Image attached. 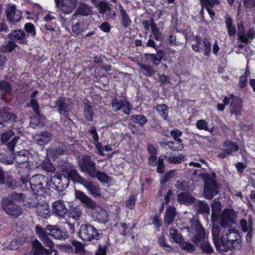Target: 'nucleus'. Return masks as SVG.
Listing matches in <instances>:
<instances>
[{
	"label": "nucleus",
	"mask_w": 255,
	"mask_h": 255,
	"mask_svg": "<svg viewBox=\"0 0 255 255\" xmlns=\"http://www.w3.org/2000/svg\"><path fill=\"white\" fill-rule=\"evenodd\" d=\"M15 144H1L0 146V162L5 165L13 163L14 160L18 169H29V152L21 150L14 153Z\"/></svg>",
	"instance_id": "nucleus-1"
},
{
	"label": "nucleus",
	"mask_w": 255,
	"mask_h": 255,
	"mask_svg": "<svg viewBox=\"0 0 255 255\" xmlns=\"http://www.w3.org/2000/svg\"><path fill=\"white\" fill-rule=\"evenodd\" d=\"M25 198V194L12 192L10 194L1 199V209L8 216L17 218L23 213L21 207L17 203L23 202Z\"/></svg>",
	"instance_id": "nucleus-2"
},
{
	"label": "nucleus",
	"mask_w": 255,
	"mask_h": 255,
	"mask_svg": "<svg viewBox=\"0 0 255 255\" xmlns=\"http://www.w3.org/2000/svg\"><path fill=\"white\" fill-rule=\"evenodd\" d=\"M76 170L73 168L70 164H67L62 169V172L64 174L51 177L50 181L52 184L51 189L57 191L59 193L64 191L69 186L70 179L73 181H76L72 179L70 176L71 171Z\"/></svg>",
	"instance_id": "nucleus-3"
},
{
	"label": "nucleus",
	"mask_w": 255,
	"mask_h": 255,
	"mask_svg": "<svg viewBox=\"0 0 255 255\" xmlns=\"http://www.w3.org/2000/svg\"><path fill=\"white\" fill-rule=\"evenodd\" d=\"M30 188L35 195H42L51 189V184L48 177L41 174H35L30 178Z\"/></svg>",
	"instance_id": "nucleus-4"
},
{
	"label": "nucleus",
	"mask_w": 255,
	"mask_h": 255,
	"mask_svg": "<svg viewBox=\"0 0 255 255\" xmlns=\"http://www.w3.org/2000/svg\"><path fill=\"white\" fill-rule=\"evenodd\" d=\"M200 176L204 181V195L205 198L211 199L218 192V184L214 180L215 174L202 173Z\"/></svg>",
	"instance_id": "nucleus-5"
},
{
	"label": "nucleus",
	"mask_w": 255,
	"mask_h": 255,
	"mask_svg": "<svg viewBox=\"0 0 255 255\" xmlns=\"http://www.w3.org/2000/svg\"><path fill=\"white\" fill-rule=\"evenodd\" d=\"M77 233L79 237L85 242L98 241L103 237V235L99 233L93 226L89 224H82Z\"/></svg>",
	"instance_id": "nucleus-6"
},
{
	"label": "nucleus",
	"mask_w": 255,
	"mask_h": 255,
	"mask_svg": "<svg viewBox=\"0 0 255 255\" xmlns=\"http://www.w3.org/2000/svg\"><path fill=\"white\" fill-rule=\"evenodd\" d=\"M70 176L73 180H76L78 183L83 185L94 197L101 196V189L97 183L87 181L78 173L77 170L71 171Z\"/></svg>",
	"instance_id": "nucleus-7"
},
{
	"label": "nucleus",
	"mask_w": 255,
	"mask_h": 255,
	"mask_svg": "<svg viewBox=\"0 0 255 255\" xmlns=\"http://www.w3.org/2000/svg\"><path fill=\"white\" fill-rule=\"evenodd\" d=\"M194 40L195 43L192 44V48L195 52H203L205 56H208L211 54L212 44L210 38L205 37L202 38L199 35H196Z\"/></svg>",
	"instance_id": "nucleus-8"
},
{
	"label": "nucleus",
	"mask_w": 255,
	"mask_h": 255,
	"mask_svg": "<svg viewBox=\"0 0 255 255\" xmlns=\"http://www.w3.org/2000/svg\"><path fill=\"white\" fill-rule=\"evenodd\" d=\"M226 234V242L224 243V252H226V247L229 249H238L240 247V236L238 231L235 229L234 226H229Z\"/></svg>",
	"instance_id": "nucleus-9"
},
{
	"label": "nucleus",
	"mask_w": 255,
	"mask_h": 255,
	"mask_svg": "<svg viewBox=\"0 0 255 255\" xmlns=\"http://www.w3.org/2000/svg\"><path fill=\"white\" fill-rule=\"evenodd\" d=\"M27 107H31L35 115L30 118V125L31 127L35 128L37 127H42L44 123L41 122L44 116L41 115L40 112L39 105L35 99H31L29 104L27 105Z\"/></svg>",
	"instance_id": "nucleus-10"
},
{
	"label": "nucleus",
	"mask_w": 255,
	"mask_h": 255,
	"mask_svg": "<svg viewBox=\"0 0 255 255\" xmlns=\"http://www.w3.org/2000/svg\"><path fill=\"white\" fill-rule=\"evenodd\" d=\"M78 166L82 172L87 173L89 176L94 175L96 170V163L92 160L91 156L84 155L78 161Z\"/></svg>",
	"instance_id": "nucleus-11"
},
{
	"label": "nucleus",
	"mask_w": 255,
	"mask_h": 255,
	"mask_svg": "<svg viewBox=\"0 0 255 255\" xmlns=\"http://www.w3.org/2000/svg\"><path fill=\"white\" fill-rule=\"evenodd\" d=\"M212 224V234L214 243L215 246L217 251H220L221 247L223 246V236L221 235L219 237L221 232L220 226L223 227L222 225L221 220L220 219H211Z\"/></svg>",
	"instance_id": "nucleus-12"
},
{
	"label": "nucleus",
	"mask_w": 255,
	"mask_h": 255,
	"mask_svg": "<svg viewBox=\"0 0 255 255\" xmlns=\"http://www.w3.org/2000/svg\"><path fill=\"white\" fill-rule=\"evenodd\" d=\"M69 99L65 97L59 96L55 101V106L58 108V112L61 115H64L70 122L73 123L69 117V113L71 110L72 106L68 103Z\"/></svg>",
	"instance_id": "nucleus-13"
},
{
	"label": "nucleus",
	"mask_w": 255,
	"mask_h": 255,
	"mask_svg": "<svg viewBox=\"0 0 255 255\" xmlns=\"http://www.w3.org/2000/svg\"><path fill=\"white\" fill-rule=\"evenodd\" d=\"M52 214L59 219L64 218L68 212L64 201L58 200L52 203Z\"/></svg>",
	"instance_id": "nucleus-14"
},
{
	"label": "nucleus",
	"mask_w": 255,
	"mask_h": 255,
	"mask_svg": "<svg viewBox=\"0 0 255 255\" xmlns=\"http://www.w3.org/2000/svg\"><path fill=\"white\" fill-rule=\"evenodd\" d=\"M48 235L59 240H65L69 238L68 232L64 229H60L57 225H48L46 226Z\"/></svg>",
	"instance_id": "nucleus-15"
},
{
	"label": "nucleus",
	"mask_w": 255,
	"mask_h": 255,
	"mask_svg": "<svg viewBox=\"0 0 255 255\" xmlns=\"http://www.w3.org/2000/svg\"><path fill=\"white\" fill-rule=\"evenodd\" d=\"M202 6V9L200 11V14L202 18H204V8L208 12L210 17L214 20L215 13L212 8L215 6L220 3L219 0H199Z\"/></svg>",
	"instance_id": "nucleus-16"
},
{
	"label": "nucleus",
	"mask_w": 255,
	"mask_h": 255,
	"mask_svg": "<svg viewBox=\"0 0 255 255\" xmlns=\"http://www.w3.org/2000/svg\"><path fill=\"white\" fill-rule=\"evenodd\" d=\"M230 97L231 100L230 107L231 113L237 117L240 116L242 115L243 106L242 98L233 94H231Z\"/></svg>",
	"instance_id": "nucleus-17"
},
{
	"label": "nucleus",
	"mask_w": 255,
	"mask_h": 255,
	"mask_svg": "<svg viewBox=\"0 0 255 255\" xmlns=\"http://www.w3.org/2000/svg\"><path fill=\"white\" fill-rule=\"evenodd\" d=\"M112 108L115 112H118L123 109V112L127 115H129L131 110L129 102L128 100L114 99L111 103Z\"/></svg>",
	"instance_id": "nucleus-18"
},
{
	"label": "nucleus",
	"mask_w": 255,
	"mask_h": 255,
	"mask_svg": "<svg viewBox=\"0 0 255 255\" xmlns=\"http://www.w3.org/2000/svg\"><path fill=\"white\" fill-rule=\"evenodd\" d=\"M7 37L10 41L22 45L27 44L28 42L25 32L21 29L11 30L7 35Z\"/></svg>",
	"instance_id": "nucleus-19"
},
{
	"label": "nucleus",
	"mask_w": 255,
	"mask_h": 255,
	"mask_svg": "<svg viewBox=\"0 0 255 255\" xmlns=\"http://www.w3.org/2000/svg\"><path fill=\"white\" fill-rule=\"evenodd\" d=\"M89 23L83 18H80L72 21V30L76 35H79L88 28Z\"/></svg>",
	"instance_id": "nucleus-20"
},
{
	"label": "nucleus",
	"mask_w": 255,
	"mask_h": 255,
	"mask_svg": "<svg viewBox=\"0 0 255 255\" xmlns=\"http://www.w3.org/2000/svg\"><path fill=\"white\" fill-rule=\"evenodd\" d=\"M237 213L233 208L224 209V229L236 224Z\"/></svg>",
	"instance_id": "nucleus-21"
},
{
	"label": "nucleus",
	"mask_w": 255,
	"mask_h": 255,
	"mask_svg": "<svg viewBox=\"0 0 255 255\" xmlns=\"http://www.w3.org/2000/svg\"><path fill=\"white\" fill-rule=\"evenodd\" d=\"M192 241L196 246H199L203 252L207 254L212 253L213 248L209 244L205 234L198 238L192 239Z\"/></svg>",
	"instance_id": "nucleus-22"
},
{
	"label": "nucleus",
	"mask_w": 255,
	"mask_h": 255,
	"mask_svg": "<svg viewBox=\"0 0 255 255\" xmlns=\"http://www.w3.org/2000/svg\"><path fill=\"white\" fill-rule=\"evenodd\" d=\"M76 198L84 203L87 207L91 209H96L97 204L91 198L81 191H75Z\"/></svg>",
	"instance_id": "nucleus-23"
},
{
	"label": "nucleus",
	"mask_w": 255,
	"mask_h": 255,
	"mask_svg": "<svg viewBox=\"0 0 255 255\" xmlns=\"http://www.w3.org/2000/svg\"><path fill=\"white\" fill-rule=\"evenodd\" d=\"M190 225L191 232H195V234L192 239H195L196 238H198L205 234V231L198 220L192 219L190 221Z\"/></svg>",
	"instance_id": "nucleus-24"
},
{
	"label": "nucleus",
	"mask_w": 255,
	"mask_h": 255,
	"mask_svg": "<svg viewBox=\"0 0 255 255\" xmlns=\"http://www.w3.org/2000/svg\"><path fill=\"white\" fill-rule=\"evenodd\" d=\"M211 219H220L223 225V211H222V205L220 202L214 201L211 205Z\"/></svg>",
	"instance_id": "nucleus-25"
},
{
	"label": "nucleus",
	"mask_w": 255,
	"mask_h": 255,
	"mask_svg": "<svg viewBox=\"0 0 255 255\" xmlns=\"http://www.w3.org/2000/svg\"><path fill=\"white\" fill-rule=\"evenodd\" d=\"M78 0H61V6L64 13L68 14L72 12L76 7Z\"/></svg>",
	"instance_id": "nucleus-26"
},
{
	"label": "nucleus",
	"mask_w": 255,
	"mask_h": 255,
	"mask_svg": "<svg viewBox=\"0 0 255 255\" xmlns=\"http://www.w3.org/2000/svg\"><path fill=\"white\" fill-rule=\"evenodd\" d=\"M17 170L20 176L21 186L28 189L30 187L29 168L17 169Z\"/></svg>",
	"instance_id": "nucleus-27"
},
{
	"label": "nucleus",
	"mask_w": 255,
	"mask_h": 255,
	"mask_svg": "<svg viewBox=\"0 0 255 255\" xmlns=\"http://www.w3.org/2000/svg\"><path fill=\"white\" fill-rule=\"evenodd\" d=\"M6 16L10 22H17L21 19V14L19 12L16 11V6L13 5L6 10Z\"/></svg>",
	"instance_id": "nucleus-28"
},
{
	"label": "nucleus",
	"mask_w": 255,
	"mask_h": 255,
	"mask_svg": "<svg viewBox=\"0 0 255 255\" xmlns=\"http://www.w3.org/2000/svg\"><path fill=\"white\" fill-rule=\"evenodd\" d=\"M18 136H15L14 132L12 130H8L5 131L0 134L1 141L2 143H5L6 142L8 141L11 138V140L7 143H16L19 139Z\"/></svg>",
	"instance_id": "nucleus-29"
},
{
	"label": "nucleus",
	"mask_w": 255,
	"mask_h": 255,
	"mask_svg": "<svg viewBox=\"0 0 255 255\" xmlns=\"http://www.w3.org/2000/svg\"><path fill=\"white\" fill-rule=\"evenodd\" d=\"M93 216L95 220L100 223H106L109 221V215L107 212L99 207L93 213Z\"/></svg>",
	"instance_id": "nucleus-30"
},
{
	"label": "nucleus",
	"mask_w": 255,
	"mask_h": 255,
	"mask_svg": "<svg viewBox=\"0 0 255 255\" xmlns=\"http://www.w3.org/2000/svg\"><path fill=\"white\" fill-rule=\"evenodd\" d=\"M176 215V208L171 206H168L166 209L164 217V222L167 225L171 224L174 221Z\"/></svg>",
	"instance_id": "nucleus-31"
},
{
	"label": "nucleus",
	"mask_w": 255,
	"mask_h": 255,
	"mask_svg": "<svg viewBox=\"0 0 255 255\" xmlns=\"http://www.w3.org/2000/svg\"><path fill=\"white\" fill-rule=\"evenodd\" d=\"M177 201L181 204L188 205L194 203L195 198L190 196L188 193V191L182 192L178 195Z\"/></svg>",
	"instance_id": "nucleus-32"
},
{
	"label": "nucleus",
	"mask_w": 255,
	"mask_h": 255,
	"mask_svg": "<svg viewBox=\"0 0 255 255\" xmlns=\"http://www.w3.org/2000/svg\"><path fill=\"white\" fill-rule=\"evenodd\" d=\"M119 9L121 16V22L122 26L124 27H128L132 23V21L130 19L128 14L122 5H120Z\"/></svg>",
	"instance_id": "nucleus-33"
},
{
	"label": "nucleus",
	"mask_w": 255,
	"mask_h": 255,
	"mask_svg": "<svg viewBox=\"0 0 255 255\" xmlns=\"http://www.w3.org/2000/svg\"><path fill=\"white\" fill-rule=\"evenodd\" d=\"M84 117L87 121L92 122L95 116L93 107L88 103H84Z\"/></svg>",
	"instance_id": "nucleus-34"
},
{
	"label": "nucleus",
	"mask_w": 255,
	"mask_h": 255,
	"mask_svg": "<svg viewBox=\"0 0 255 255\" xmlns=\"http://www.w3.org/2000/svg\"><path fill=\"white\" fill-rule=\"evenodd\" d=\"M155 109L164 120L168 121L169 110L166 104H158L156 105Z\"/></svg>",
	"instance_id": "nucleus-35"
},
{
	"label": "nucleus",
	"mask_w": 255,
	"mask_h": 255,
	"mask_svg": "<svg viewBox=\"0 0 255 255\" xmlns=\"http://www.w3.org/2000/svg\"><path fill=\"white\" fill-rule=\"evenodd\" d=\"M165 56V53L163 50H158L156 54H149V58L153 62L154 66H158L161 62V60Z\"/></svg>",
	"instance_id": "nucleus-36"
},
{
	"label": "nucleus",
	"mask_w": 255,
	"mask_h": 255,
	"mask_svg": "<svg viewBox=\"0 0 255 255\" xmlns=\"http://www.w3.org/2000/svg\"><path fill=\"white\" fill-rule=\"evenodd\" d=\"M17 45L14 41L8 40L5 44H3L0 47V52L3 53L11 52L16 47Z\"/></svg>",
	"instance_id": "nucleus-37"
},
{
	"label": "nucleus",
	"mask_w": 255,
	"mask_h": 255,
	"mask_svg": "<svg viewBox=\"0 0 255 255\" xmlns=\"http://www.w3.org/2000/svg\"><path fill=\"white\" fill-rule=\"evenodd\" d=\"M90 177L94 178L96 177L99 181L103 183H108L110 178L107 174L99 171L97 168L94 171V175H91Z\"/></svg>",
	"instance_id": "nucleus-38"
},
{
	"label": "nucleus",
	"mask_w": 255,
	"mask_h": 255,
	"mask_svg": "<svg viewBox=\"0 0 255 255\" xmlns=\"http://www.w3.org/2000/svg\"><path fill=\"white\" fill-rule=\"evenodd\" d=\"M11 85L7 81H0V91L1 92L2 97L10 94L12 91Z\"/></svg>",
	"instance_id": "nucleus-39"
},
{
	"label": "nucleus",
	"mask_w": 255,
	"mask_h": 255,
	"mask_svg": "<svg viewBox=\"0 0 255 255\" xmlns=\"http://www.w3.org/2000/svg\"><path fill=\"white\" fill-rule=\"evenodd\" d=\"M35 138L37 140V143H39V142H42L43 143H48L51 139V135L49 132L45 131L42 132L40 134L36 135Z\"/></svg>",
	"instance_id": "nucleus-40"
},
{
	"label": "nucleus",
	"mask_w": 255,
	"mask_h": 255,
	"mask_svg": "<svg viewBox=\"0 0 255 255\" xmlns=\"http://www.w3.org/2000/svg\"><path fill=\"white\" fill-rule=\"evenodd\" d=\"M238 28V36L239 39L243 43H247L249 42V40L247 38V36L245 34V28L243 23L241 22L237 25Z\"/></svg>",
	"instance_id": "nucleus-41"
},
{
	"label": "nucleus",
	"mask_w": 255,
	"mask_h": 255,
	"mask_svg": "<svg viewBox=\"0 0 255 255\" xmlns=\"http://www.w3.org/2000/svg\"><path fill=\"white\" fill-rule=\"evenodd\" d=\"M15 115L6 111L5 110L0 111V125H2L4 122H6L13 118H15Z\"/></svg>",
	"instance_id": "nucleus-42"
},
{
	"label": "nucleus",
	"mask_w": 255,
	"mask_h": 255,
	"mask_svg": "<svg viewBox=\"0 0 255 255\" xmlns=\"http://www.w3.org/2000/svg\"><path fill=\"white\" fill-rule=\"evenodd\" d=\"M130 120L133 123L138 124L140 126H144L147 122L146 117L142 115H132L130 117Z\"/></svg>",
	"instance_id": "nucleus-43"
},
{
	"label": "nucleus",
	"mask_w": 255,
	"mask_h": 255,
	"mask_svg": "<svg viewBox=\"0 0 255 255\" xmlns=\"http://www.w3.org/2000/svg\"><path fill=\"white\" fill-rule=\"evenodd\" d=\"M197 211L199 213L209 214L210 208L209 205L205 201H198L196 204Z\"/></svg>",
	"instance_id": "nucleus-44"
},
{
	"label": "nucleus",
	"mask_w": 255,
	"mask_h": 255,
	"mask_svg": "<svg viewBox=\"0 0 255 255\" xmlns=\"http://www.w3.org/2000/svg\"><path fill=\"white\" fill-rule=\"evenodd\" d=\"M91 7L85 3H81L78 6L76 13L81 15L87 16L91 13Z\"/></svg>",
	"instance_id": "nucleus-45"
},
{
	"label": "nucleus",
	"mask_w": 255,
	"mask_h": 255,
	"mask_svg": "<svg viewBox=\"0 0 255 255\" xmlns=\"http://www.w3.org/2000/svg\"><path fill=\"white\" fill-rule=\"evenodd\" d=\"M33 245L38 246L44 255H57V252L56 250H52V249H45L37 240L34 242Z\"/></svg>",
	"instance_id": "nucleus-46"
},
{
	"label": "nucleus",
	"mask_w": 255,
	"mask_h": 255,
	"mask_svg": "<svg viewBox=\"0 0 255 255\" xmlns=\"http://www.w3.org/2000/svg\"><path fill=\"white\" fill-rule=\"evenodd\" d=\"M175 187L178 191L188 192L189 185L188 182L184 180H177L175 184Z\"/></svg>",
	"instance_id": "nucleus-47"
},
{
	"label": "nucleus",
	"mask_w": 255,
	"mask_h": 255,
	"mask_svg": "<svg viewBox=\"0 0 255 255\" xmlns=\"http://www.w3.org/2000/svg\"><path fill=\"white\" fill-rule=\"evenodd\" d=\"M170 235L173 239L174 241L176 243H180L183 240V238L181 234H179L177 230L174 228H170Z\"/></svg>",
	"instance_id": "nucleus-48"
},
{
	"label": "nucleus",
	"mask_w": 255,
	"mask_h": 255,
	"mask_svg": "<svg viewBox=\"0 0 255 255\" xmlns=\"http://www.w3.org/2000/svg\"><path fill=\"white\" fill-rule=\"evenodd\" d=\"M72 245L74 247L76 254L82 255L85 253V249L81 243L73 240L72 242Z\"/></svg>",
	"instance_id": "nucleus-49"
},
{
	"label": "nucleus",
	"mask_w": 255,
	"mask_h": 255,
	"mask_svg": "<svg viewBox=\"0 0 255 255\" xmlns=\"http://www.w3.org/2000/svg\"><path fill=\"white\" fill-rule=\"evenodd\" d=\"M226 23L229 35L230 36H235L236 28L235 25L233 24L232 19L230 17L227 18Z\"/></svg>",
	"instance_id": "nucleus-50"
},
{
	"label": "nucleus",
	"mask_w": 255,
	"mask_h": 255,
	"mask_svg": "<svg viewBox=\"0 0 255 255\" xmlns=\"http://www.w3.org/2000/svg\"><path fill=\"white\" fill-rule=\"evenodd\" d=\"M139 66L141 69L145 71L144 75L148 77L152 76L155 73V70L149 65L141 63L139 64Z\"/></svg>",
	"instance_id": "nucleus-51"
},
{
	"label": "nucleus",
	"mask_w": 255,
	"mask_h": 255,
	"mask_svg": "<svg viewBox=\"0 0 255 255\" xmlns=\"http://www.w3.org/2000/svg\"><path fill=\"white\" fill-rule=\"evenodd\" d=\"M24 29L31 36L35 37L36 36V29L33 23L31 22L26 23L24 26Z\"/></svg>",
	"instance_id": "nucleus-52"
},
{
	"label": "nucleus",
	"mask_w": 255,
	"mask_h": 255,
	"mask_svg": "<svg viewBox=\"0 0 255 255\" xmlns=\"http://www.w3.org/2000/svg\"><path fill=\"white\" fill-rule=\"evenodd\" d=\"M181 248L188 253H192L195 251V246L190 243L182 241L180 243Z\"/></svg>",
	"instance_id": "nucleus-53"
},
{
	"label": "nucleus",
	"mask_w": 255,
	"mask_h": 255,
	"mask_svg": "<svg viewBox=\"0 0 255 255\" xmlns=\"http://www.w3.org/2000/svg\"><path fill=\"white\" fill-rule=\"evenodd\" d=\"M151 32L154 35V38L156 40H160L162 39L161 33L159 31V28L157 26L156 24H155L153 22V20H152V24L151 26Z\"/></svg>",
	"instance_id": "nucleus-54"
},
{
	"label": "nucleus",
	"mask_w": 255,
	"mask_h": 255,
	"mask_svg": "<svg viewBox=\"0 0 255 255\" xmlns=\"http://www.w3.org/2000/svg\"><path fill=\"white\" fill-rule=\"evenodd\" d=\"M8 188L15 189L18 186V184L16 180L12 178L10 176L7 175V178L5 180V183Z\"/></svg>",
	"instance_id": "nucleus-55"
},
{
	"label": "nucleus",
	"mask_w": 255,
	"mask_h": 255,
	"mask_svg": "<svg viewBox=\"0 0 255 255\" xmlns=\"http://www.w3.org/2000/svg\"><path fill=\"white\" fill-rule=\"evenodd\" d=\"M242 230L244 232L252 231L253 223L252 221L249 223L245 219H242L240 221Z\"/></svg>",
	"instance_id": "nucleus-56"
},
{
	"label": "nucleus",
	"mask_w": 255,
	"mask_h": 255,
	"mask_svg": "<svg viewBox=\"0 0 255 255\" xmlns=\"http://www.w3.org/2000/svg\"><path fill=\"white\" fill-rule=\"evenodd\" d=\"M81 210L78 207L73 208L70 212V217L75 221L79 220L81 215Z\"/></svg>",
	"instance_id": "nucleus-57"
},
{
	"label": "nucleus",
	"mask_w": 255,
	"mask_h": 255,
	"mask_svg": "<svg viewBox=\"0 0 255 255\" xmlns=\"http://www.w3.org/2000/svg\"><path fill=\"white\" fill-rule=\"evenodd\" d=\"M158 243L159 246L166 251L170 252L172 250V248L166 242L163 236H161L158 239Z\"/></svg>",
	"instance_id": "nucleus-58"
},
{
	"label": "nucleus",
	"mask_w": 255,
	"mask_h": 255,
	"mask_svg": "<svg viewBox=\"0 0 255 255\" xmlns=\"http://www.w3.org/2000/svg\"><path fill=\"white\" fill-rule=\"evenodd\" d=\"M174 170H170V171L164 173L162 177L160 180L161 184H164L169 181L172 177L174 176Z\"/></svg>",
	"instance_id": "nucleus-59"
},
{
	"label": "nucleus",
	"mask_w": 255,
	"mask_h": 255,
	"mask_svg": "<svg viewBox=\"0 0 255 255\" xmlns=\"http://www.w3.org/2000/svg\"><path fill=\"white\" fill-rule=\"evenodd\" d=\"M185 157L180 154L177 156H170L168 158V161L170 163L179 164L184 160Z\"/></svg>",
	"instance_id": "nucleus-60"
},
{
	"label": "nucleus",
	"mask_w": 255,
	"mask_h": 255,
	"mask_svg": "<svg viewBox=\"0 0 255 255\" xmlns=\"http://www.w3.org/2000/svg\"><path fill=\"white\" fill-rule=\"evenodd\" d=\"M249 74V72L246 70L244 72V75L240 77L239 85L241 89H243L246 86L247 83V77Z\"/></svg>",
	"instance_id": "nucleus-61"
},
{
	"label": "nucleus",
	"mask_w": 255,
	"mask_h": 255,
	"mask_svg": "<svg viewBox=\"0 0 255 255\" xmlns=\"http://www.w3.org/2000/svg\"><path fill=\"white\" fill-rule=\"evenodd\" d=\"M182 134V132L177 128H174L170 131V135L173 137V138L175 141H178L179 142H182V140L180 138Z\"/></svg>",
	"instance_id": "nucleus-62"
},
{
	"label": "nucleus",
	"mask_w": 255,
	"mask_h": 255,
	"mask_svg": "<svg viewBox=\"0 0 255 255\" xmlns=\"http://www.w3.org/2000/svg\"><path fill=\"white\" fill-rule=\"evenodd\" d=\"M99 11L100 13L104 14L107 10L111 9L108 3L105 1H101L98 4Z\"/></svg>",
	"instance_id": "nucleus-63"
},
{
	"label": "nucleus",
	"mask_w": 255,
	"mask_h": 255,
	"mask_svg": "<svg viewBox=\"0 0 255 255\" xmlns=\"http://www.w3.org/2000/svg\"><path fill=\"white\" fill-rule=\"evenodd\" d=\"M41 167L48 172H52L54 169V167L52 165V163L49 160L45 161L41 163Z\"/></svg>",
	"instance_id": "nucleus-64"
}]
</instances>
